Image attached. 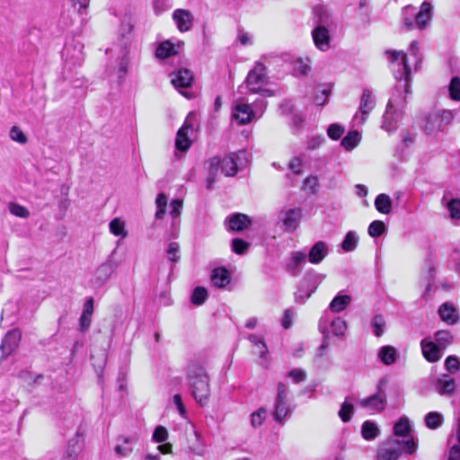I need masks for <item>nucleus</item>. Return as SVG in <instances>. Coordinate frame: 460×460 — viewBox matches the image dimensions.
<instances>
[{"label":"nucleus","instance_id":"nucleus-42","mask_svg":"<svg viewBox=\"0 0 460 460\" xmlns=\"http://www.w3.org/2000/svg\"><path fill=\"white\" fill-rule=\"evenodd\" d=\"M371 101V92L369 90H364L363 94L361 96V102L359 106V111L361 112L360 123L364 122L366 117L368 115L370 111V108H368V104Z\"/></svg>","mask_w":460,"mask_h":460},{"label":"nucleus","instance_id":"nucleus-60","mask_svg":"<svg viewBox=\"0 0 460 460\" xmlns=\"http://www.w3.org/2000/svg\"><path fill=\"white\" fill-rule=\"evenodd\" d=\"M287 376L292 378L294 383L298 384L306 379V373L301 368H294L288 372Z\"/></svg>","mask_w":460,"mask_h":460},{"label":"nucleus","instance_id":"nucleus-22","mask_svg":"<svg viewBox=\"0 0 460 460\" xmlns=\"http://www.w3.org/2000/svg\"><path fill=\"white\" fill-rule=\"evenodd\" d=\"M175 151L174 155L179 158L178 153L185 154L191 146V140L185 132V128H179L175 137Z\"/></svg>","mask_w":460,"mask_h":460},{"label":"nucleus","instance_id":"nucleus-49","mask_svg":"<svg viewBox=\"0 0 460 460\" xmlns=\"http://www.w3.org/2000/svg\"><path fill=\"white\" fill-rule=\"evenodd\" d=\"M267 416V410L264 407L259 408L251 414V424L254 428L261 426Z\"/></svg>","mask_w":460,"mask_h":460},{"label":"nucleus","instance_id":"nucleus-43","mask_svg":"<svg viewBox=\"0 0 460 460\" xmlns=\"http://www.w3.org/2000/svg\"><path fill=\"white\" fill-rule=\"evenodd\" d=\"M358 244V236L356 233L349 231L344 236L341 247L344 252H351L356 249Z\"/></svg>","mask_w":460,"mask_h":460},{"label":"nucleus","instance_id":"nucleus-64","mask_svg":"<svg viewBox=\"0 0 460 460\" xmlns=\"http://www.w3.org/2000/svg\"><path fill=\"white\" fill-rule=\"evenodd\" d=\"M445 366L449 372L456 373L459 369L458 358L453 356L447 357L445 361Z\"/></svg>","mask_w":460,"mask_h":460},{"label":"nucleus","instance_id":"nucleus-62","mask_svg":"<svg viewBox=\"0 0 460 460\" xmlns=\"http://www.w3.org/2000/svg\"><path fill=\"white\" fill-rule=\"evenodd\" d=\"M252 107L256 111V118L261 117L267 107V102L262 98L256 99L252 104Z\"/></svg>","mask_w":460,"mask_h":460},{"label":"nucleus","instance_id":"nucleus-3","mask_svg":"<svg viewBox=\"0 0 460 460\" xmlns=\"http://www.w3.org/2000/svg\"><path fill=\"white\" fill-rule=\"evenodd\" d=\"M417 449V441L409 439L390 438L384 442L377 453V460H397L402 452L412 454Z\"/></svg>","mask_w":460,"mask_h":460},{"label":"nucleus","instance_id":"nucleus-56","mask_svg":"<svg viewBox=\"0 0 460 460\" xmlns=\"http://www.w3.org/2000/svg\"><path fill=\"white\" fill-rule=\"evenodd\" d=\"M208 173L217 175L221 168V158L218 155L213 156L208 160Z\"/></svg>","mask_w":460,"mask_h":460},{"label":"nucleus","instance_id":"nucleus-61","mask_svg":"<svg viewBox=\"0 0 460 460\" xmlns=\"http://www.w3.org/2000/svg\"><path fill=\"white\" fill-rule=\"evenodd\" d=\"M325 141V138L322 135H317L310 137L307 141L306 148L308 150H314L318 148L323 142Z\"/></svg>","mask_w":460,"mask_h":460},{"label":"nucleus","instance_id":"nucleus-31","mask_svg":"<svg viewBox=\"0 0 460 460\" xmlns=\"http://www.w3.org/2000/svg\"><path fill=\"white\" fill-rule=\"evenodd\" d=\"M167 259L171 262L170 273L168 277L172 273L175 264L180 261V245L176 242H172L168 244L165 250Z\"/></svg>","mask_w":460,"mask_h":460},{"label":"nucleus","instance_id":"nucleus-41","mask_svg":"<svg viewBox=\"0 0 460 460\" xmlns=\"http://www.w3.org/2000/svg\"><path fill=\"white\" fill-rule=\"evenodd\" d=\"M443 415L438 411L429 412L425 417L426 426L431 429H436L443 423Z\"/></svg>","mask_w":460,"mask_h":460},{"label":"nucleus","instance_id":"nucleus-6","mask_svg":"<svg viewBox=\"0 0 460 460\" xmlns=\"http://www.w3.org/2000/svg\"><path fill=\"white\" fill-rule=\"evenodd\" d=\"M115 254L116 249H114L108 256L107 260L95 270L94 278L92 279L93 288H102L119 266V261L114 258Z\"/></svg>","mask_w":460,"mask_h":460},{"label":"nucleus","instance_id":"nucleus-23","mask_svg":"<svg viewBox=\"0 0 460 460\" xmlns=\"http://www.w3.org/2000/svg\"><path fill=\"white\" fill-rule=\"evenodd\" d=\"M438 314L442 321L448 324L456 323L459 319V314L453 304L444 303L439 306Z\"/></svg>","mask_w":460,"mask_h":460},{"label":"nucleus","instance_id":"nucleus-20","mask_svg":"<svg viewBox=\"0 0 460 460\" xmlns=\"http://www.w3.org/2000/svg\"><path fill=\"white\" fill-rule=\"evenodd\" d=\"M239 158L237 153H231L221 159V172L227 177H233L238 172V165L236 159Z\"/></svg>","mask_w":460,"mask_h":460},{"label":"nucleus","instance_id":"nucleus-9","mask_svg":"<svg viewBox=\"0 0 460 460\" xmlns=\"http://www.w3.org/2000/svg\"><path fill=\"white\" fill-rule=\"evenodd\" d=\"M283 224V230L288 233H293L298 227L302 218V209L300 208L281 210L279 216Z\"/></svg>","mask_w":460,"mask_h":460},{"label":"nucleus","instance_id":"nucleus-40","mask_svg":"<svg viewBox=\"0 0 460 460\" xmlns=\"http://www.w3.org/2000/svg\"><path fill=\"white\" fill-rule=\"evenodd\" d=\"M331 332L336 337H341L347 329V323L341 317H335L330 323Z\"/></svg>","mask_w":460,"mask_h":460},{"label":"nucleus","instance_id":"nucleus-7","mask_svg":"<svg viewBox=\"0 0 460 460\" xmlns=\"http://www.w3.org/2000/svg\"><path fill=\"white\" fill-rule=\"evenodd\" d=\"M171 75H173L171 80L172 84L188 99L192 98V94L183 93L181 89H187L192 86L194 81L193 73L188 68H179L175 72H172Z\"/></svg>","mask_w":460,"mask_h":460},{"label":"nucleus","instance_id":"nucleus-48","mask_svg":"<svg viewBox=\"0 0 460 460\" xmlns=\"http://www.w3.org/2000/svg\"><path fill=\"white\" fill-rule=\"evenodd\" d=\"M402 22L403 26L407 29H412L413 28V20L412 17H415V8L411 5H408L402 9Z\"/></svg>","mask_w":460,"mask_h":460},{"label":"nucleus","instance_id":"nucleus-8","mask_svg":"<svg viewBox=\"0 0 460 460\" xmlns=\"http://www.w3.org/2000/svg\"><path fill=\"white\" fill-rule=\"evenodd\" d=\"M22 339L20 329L13 328L8 331L0 344L1 357L0 360L7 358L19 346Z\"/></svg>","mask_w":460,"mask_h":460},{"label":"nucleus","instance_id":"nucleus-33","mask_svg":"<svg viewBox=\"0 0 460 460\" xmlns=\"http://www.w3.org/2000/svg\"><path fill=\"white\" fill-rule=\"evenodd\" d=\"M410 430L411 426L408 419L406 418H401L399 421H397L394 426V436L397 437L396 438L407 439L406 437L408 436Z\"/></svg>","mask_w":460,"mask_h":460},{"label":"nucleus","instance_id":"nucleus-5","mask_svg":"<svg viewBox=\"0 0 460 460\" xmlns=\"http://www.w3.org/2000/svg\"><path fill=\"white\" fill-rule=\"evenodd\" d=\"M454 113L449 110L430 112L426 118L424 130L429 135H435L443 131L454 119Z\"/></svg>","mask_w":460,"mask_h":460},{"label":"nucleus","instance_id":"nucleus-30","mask_svg":"<svg viewBox=\"0 0 460 460\" xmlns=\"http://www.w3.org/2000/svg\"><path fill=\"white\" fill-rule=\"evenodd\" d=\"M79 433L77 432L75 437L69 439L67 443V448L62 456L61 460H76L78 454L82 450V446L79 444L78 439Z\"/></svg>","mask_w":460,"mask_h":460},{"label":"nucleus","instance_id":"nucleus-4","mask_svg":"<svg viewBox=\"0 0 460 460\" xmlns=\"http://www.w3.org/2000/svg\"><path fill=\"white\" fill-rule=\"evenodd\" d=\"M323 276L311 270L305 272L297 285V290L295 293V301L297 304H305L317 287L322 282Z\"/></svg>","mask_w":460,"mask_h":460},{"label":"nucleus","instance_id":"nucleus-55","mask_svg":"<svg viewBox=\"0 0 460 460\" xmlns=\"http://www.w3.org/2000/svg\"><path fill=\"white\" fill-rule=\"evenodd\" d=\"M10 137L12 140L25 144L27 142V137L18 126H13L10 129Z\"/></svg>","mask_w":460,"mask_h":460},{"label":"nucleus","instance_id":"nucleus-25","mask_svg":"<svg viewBox=\"0 0 460 460\" xmlns=\"http://www.w3.org/2000/svg\"><path fill=\"white\" fill-rule=\"evenodd\" d=\"M377 355L380 361L386 366L394 364L399 356L397 349L390 345L381 347Z\"/></svg>","mask_w":460,"mask_h":460},{"label":"nucleus","instance_id":"nucleus-26","mask_svg":"<svg viewBox=\"0 0 460 460\" xmlns=\"http://www.w3.org/2000/svg\"><path fill=\"white\" fill-rule=\"evenodd\" d=\"M370 13V0H360L356 9V14L364 26H369L371 23Z\"/></svg>","mask_w":460,"mask_h":460},{"label":"nucleus","instance_id":"nucleus-51","mask_svg":"<svg viewBox=\"0 0 460 460\" xmlns=\"http://www.w3.org/2000/svg\"><path fill=\"white\" fill-rule=\"evenodd\" d=\"M447 208L452 219H460V199H453L447 202Z\"/></svg>","mask_w":460,"mask_h":460},{"label":"nucleus","instance_id":"nucleus-38","mask_svg":"<svg viewBox=\"0 0 460 460\" xmlns=\"http://www.w3.org/2000/svg\"><path fill=\"white\" fill-rule=\"evenodd\" d=\"M353 412L354 405L352 399L350 397H347L341 406L339 416L343 422H348L350 420Z\"/></svg>","mask_w":460,"mask_h":460},{"label":"nucleus","instance_id":"nucleus-11","mask_svg":"<svg viewBox=\"0 0 460 460\" xmlns=\"http://www.w3.org/2000/svg\"><path fill=\"white\" fill-rule=\"evenodd\" d=\"M232 117L239 125H246L256 118V111L249 103L237 102L234 107Z\"/></svg>","mask_w":460,"mask_h":460},{"label":"nucleus","instance_id":"nucleus-63","mask_svg":"<svg viewBox=\"0 0 460 460\" xmlns=\"http://www.w3.org/2000/svg\"><path fill=\"white\" fill-rule=\"evenodd\" d=\"M294 316V312L292 309L288 308L284 311L282 319H281V325L284 329L288 330L292 326V318Z\"/></svg>","mask_w":460,"mask_h":460},{"label":"nucleus","instance_id":"nucleus-2","mask_svg":"<svg viewBox=\"0 0 460 460\" xmlns=\"http://www.w3.org/2000/svg\"><path fill=\"white\" fill-rule=\"evenodd\" d=\"M186 380L189 391L201 407L208 402L210 396L209 376L201 364L191 361L186 367Z\"/></svg>","mask_w":460,"mask_h":460},{"label":"nucleus","instance_id":"nucleus-1","mask_svg":"<svg viewBox=\"0 0 460 460\" xmlns=\"http://www.w3.org/2000/svg\"><path fill=\"white\" fill-rule=\"evenodd\" d=\"M385 55L391 63V70L395 80L401 84V85L395 86L394 93L389 99L384 114L382 128L387 132H392L398 127L406 97L411 93L410 68L407 64L406 54L402 51L387 50Z\"/></svg>","mask_w":460,"mask_h":460},{"label":"nucleus","instance_id":"nucleus-21","mask_svg":"<svg viewBox=\"0 0 460 460\" xmlns=\"http://www.w3.org/2000/svg\"><path fill=\"white\" fill-rule=\"evenodd\" d=\"M327 254V244L323 241H318L310 248L308 252V261L313 264H318Z\"/></svg>","mask_w":460,"mask_h":460},{"label":"nucleus","instance_id":"nucleus-28","mask_svg":"<svg viewBox=\"0 0 460 460\" xmlns=\"http://www.w3.org/2000/svg\"><path fill=\"white\" fill-rule=\"evenodd\" d=\"M313 13L314 15V22L317 24L316 26H323L324 28H329V26L332 24V19L324 6L320 4L315 5L313 9Z\"/></svg>","mask_w":460,"mask_h":460},{"label":"nucleus","instance_id":"nucleus-45","mask_svg":"<svg viewBox=\"0 0 460 460\" xmlns=\"http://www.w3.org/2000/svg\"><path fill=\"white\" fill-rule=\"evenodd\" d=\"M435 340V343L444 350L452 342L453 336L448 331L441 330L436 332Z\"/></svg>","mask_w":460,"mask_h":460},{"label":"nucleus","instance_id":"nucleus-52","mask_svg":"<svg viewBox=\"0 0 460 460\" xmlns=\"http://www.w3.org/2000/svg\"><path fill=\"white\" fill-rule=\"evenodd\" d=\"M329 321L324 317H321L318 323L319 331L323 334L322 344H325L327 347L330 346V332L328 330Z\"/></svg>","mask_w":460,"mask_h":460},{"label":"nucleus","instance_id":"nucleus-32","mask_svg":"<svg viewBox=\"0 0 460 460\" xmlns=\"http://www.w3.org/2000/svg\"><path fill=\"white\" fill-rule=\"evenodd\" d=\"M360 138L361 136L358 130H350L344 137L341 138V146L346 151H351L358 145Z\"/></svg>","mask_w":460,"mask_h":460},{"label":"nucleus","instance_id":"nucleus-47","mask_svg":"<svg viewBox=\"0 0 460 460\" xmlns=\"http://www.w3.org/2000/svg\"><path fill=\"white\" fill-rule=\"evenodd\" d=\"M9 211L12 215L21 218H28L30 212L27 208L15 202H10L8 205Z\"/></svg>","mask_w":460,"mask_h":460},{"label":"nucleus","instance_id":"nucleus-46","mask_svg":"<svg viewBox=\"0 0 460 460\" xmlns=\"http://www.w3.org/2000/svg\"><path fill=\"white\" fill-rule=\"evenodd\" d=\"M304 190L310 194H316L319 191V180L316 175H309L304 180Z\"/></svg>","mask_w":460,"mask_h":460},{"label":"nucleus","instance_id":"nucleus-50","mask_svg":"<svg viewBox=\"0 0 460 460\" xmlns=\"http://www.w3.org/2000/svg\"><path fill=\"white\" fill-rule=\"evenodd\" d=\"M168 438V430L165 427L158 425L155 428L152 435V441L155 443H164Z\"/></svg>","mask_w":460,"mask_h":460},{"label":"nucleus","instance_id":"nucleus-54","mask_svg":"<svg viewBox=\"0 0 460 460\" xmlns=\"http://www.w3.org/2000/svg\"><path fill=\"white\" fill-rule=\"evenodd\" d=\"M331 94V89L329 87H323L318 90L314 97V102L316 105L323 106L328 102L329 95Z\"/></svg>","mask_w":460,"mask_h":460},{"label":"nucleus","instance_id":"nucleus-24","mask_svg":"<svg viewBox=\"0 0 460 460\" xmlns=\"http://www.w3.org/2000/svg\"><path fill=\"white\" fill-rule=\"evenodd\" d=\"M178 54L174 45L170 40H164L160 42L155 51V56L157 59L165 60L171 57Z\"/></svg>","mask_w":460,"mask_h":460},{"label":"nucleus","instance_id":"nucleus-18","mask_svg":"<svg viewBox=\"0 0 460 460\" xmlns=\"http://www.w3.org/2000/svg\"><path fill=\"white\" fill-rule=\"evenodd\" d=\"M432 4L424 1L420 8V11L415 13V23L420 30H423L432 18Z\"/></svg>","mask_w":460,"mask_h":460},{"label":"nucleus","instance_id":"nucleus-39","mask_svg":"<svg viewBox=\"0 0 460 460\" xmlns=\"http://www.w3.org/2000/svg\"><path fill=\"white\" fill-rule=\"evenodd\" d=\"M250 246V243L240 237H235L231 241V249L233 252L238 255L245 254L248 252Z\"/></svg>","mask_w":460,"mask_h":460},{"label":"nucleus","instance_id":"nucleus-58","mask_svg":"<svg viewBox=\"0 0 460 460\" xmlns=\"http://www.w3.org/2000/svg\"><path fill=\"white\" fill-rule=\"evenodd\" d=\"M361 435L366 440L374 439V421L366 420L361 427Z\"/></svg>","mask_w":460,"mask_h":460},{"label":"nucleus","instance_id":"nucleus-53","mask_svg":"<svg viewBox=\"0 0 460 460\" xmlns=\"http://www.w3.org/2000/svg\"><path fill=\"white\" fill-rule=\"evenodd\" d=\"M344 131L345 129L341 125L332 123L327 128V135L332 140H339L344 134Z\"/></svg>","mask_w":460,"mask_h":460},{"label":"nucleus","instance_id":"nucleus-59","mask_svg":"<svg viewBox=\"0 0 460 460\" xmlns=\"http://www.w3.org/2000/svg\"><path fill=\"white\" fill-rule=\"evenodd\" d=\"M249 341L260 348V357L264 358L265 355L268 353L267 345L264 340L259 338L255 334H250Z\"/></svg>","mask_w":460,"mask_h":460},{"label":"nucleus","instance_id":"nucleus-13","mask_svg":"<svg viewBox=\"0 0 460 460\" xmlns=\"http://www.w3.org/2000/svg\"><path fill=\"white\" fill-rule=\"evenodd\" d=\"M266 81V66L264 64L258 61L246 76L245 83L247 88L250 91L251 87H256V84H264Z\"/></svg>","mask_w":460,"mask_h":460},{"label":"nucleus","instance_id":"nucleus-37","mask_svg":"<svg viewBox=\"0 0 460 460\" xmlns=\"http://www.w3.org/2000/svg\"><path fill=\"white\" fill-rule=\"evenodd\" d=\"M289 412L290 409L287 401H275L273 418L277 422H281Z\"/></svg>","mask_w":460,"mask_h":460},{"label":"nucleus","instance_id":"nucleus-34","mask_svg":"<svg viewBox=\"0 0 460 460\" xmlns=\"http://www.w3.org/2000/svg\"><path fill=\"white\" fill-rule=\"evenodd\" d=\"M388 378L384 377L379 381L378 384V392L376 393V411H381L385 407V394L384 392V387L387 385Z\"/></svg>","mask_w":460,"mask_h":460},{"label":"nucleus","instance_id":"nucleus-16","mask_svg":"<svg viewBox=\"0 0 460 460\" xmlns=\"http://www.w3.org/2000/svg\"><path fill=\"white\" fill-rule=\"evenodd\" d=\"M306 255L303 252H293L285 264V270L293 277L301 273L300 266L305 261Z\"/></svg>","mask_w":460,"mask_h":460},{"label":"nucleus","instance_id":"nucleus-57","mask_svg":"<svg viewBox=\"0 0 460 460\" xmlns=\"http://www.w3.org/2000/svg\"><path fill=\"white\" fill-rule=\"evenodd\" d=\"M449 93L453 100H460V79L458 77L452 78L449 84Z\"/></svg>","mask_w":460,"mask_h":460},{"label":"nucleus","instance_id":"nucleus-14","mask_svg":"<svg viewBox=\"0 0 460 460\" xmlns=\"http://www.w3.org/2000/svg\"><path fill=\"white\" fill-rule=\"evenodd\" d=\"M312 37L314 45L320 50L326 51L330 49L331 36L328 28L315 26L312 31Z\"/></svg>","mask_w":460,"mask_h":460},{"label":"nucleus","instance_id":"nucleus-27","mask_svg":"<svg viewBox=\"0 0 460 460\" xmlns=\"http://www.w3.org/2000/svg\"><path fill=\"white\" fill-rule=\"evenodd\" d=\"M351 296L340 292L336 295L329 305V309L333 313H341L350 304Z\"/></svg>","mask_w":460,"mask_h":460},{"label":"nucleus","instance_id":"nucleus-36","mask_svg":"<svg viewBox=\"0 0 460 460\" xmlns=\"http://www.w3.org/2000/svg\"><path fill=\"white\" fill-rule=\"evenodd\" d=\"M208 297V293L206 288L198 286L194 288L190 295V302L194 305H203Z\"/></svg>","mask_w":460,"mask_h":460},{"label":"nucleus","instance_id":"nucleus-19","mask_svg":"<svg viewBox=\"0 0 460 460\" xmlns=\"http://www.w3.org/2000/svg\"><path fill=\"white\" fill-rule=\"evenodd\" d=\"M172 18L181 31H187L190 29L193 17L190 11L177 9L173 12Z\"/></svg>","mask_w":460,"mask_h":460},{"label":"nucleus","instance_id":"nucleus-44","mask_svg":"<svg viewBox=\"0 0 460 460\" xmlns=\"http://www.w3.org/2000/svg\"><path fill=\"white\" fill-rule=\"evenodd\" d=\"M109 227L111 233L116 236L125 237L127 235V231L125 230V224L119 217L112 219L110 222Z\"/></svg>","mask_w":460,"mask_h":460},{"label":"nucleus","instance_id":"nucleus-17","mask_svg":"<svg viewBox=\"0 0 460 460\" xmlns=\"http://www.w3.org/2000/svg\"><path fill=\"white\" fill-rule=\"evenodd\" d=\"M423 356L429 362H437L443 355V349L434 341L423 340L421 341Z\"/></svg>","mask_w":460,"mask_h":460},{"label":"nucleus","instance_id":"nucleus-29","mask_svg":"<svg viewBox=\"0 0 460 460\" xmlns=\"http://www.w3.org/2000/svg\"><path fill=\"white\" fill-rule=\"evenodd\" d=\"M118 441H122L126 446L117 445L114 448L115 452L121 456L129 455L133 448L130 447L132 444H136L138 440L137 436L132 435L129 437L119 436Z\"/></svg>","mask_w":460,"mask_h":460},{"label":"nucleus","instance_id":"nucleus-12","mask_svg":"<svg viewBox=\"0 0 460 460\" xmlns=\"http://www.w3.org/2000/svg\"><path fill=\"white\" fill-rule=\"evenodd\" d=\"M435 391L442 396H451L456 391V381L448 375H441L433 384Z\"/></svg>","mask_w":460,"mask_h":460},{"label":"nucleus","instance_id":"nucleus-15","mask_svg":"<svg viewBox=\"0 0 460 460\" xmlns=\"http://www.w3.org/2000/svg\"><path fill=\"white\" fill-rule=\"evenodd\" d=\"M211 282L216 288H224L232 280L231 273L226 267H217L211 271Z\"/></svg>","mask_w":460,"mask_h":460},{"label":"nucleus","instance_id":"nucleus-35","mask_svg":"<svg viewBox=\"0 0 460 460\" xmlns=\"http://www.w3.org/2000/svg\"><path fill=\"white\" fill-rule=\"evenodd\" d=\"M376 209L382 214L388 215L392 210V199L386 194L376 197Z\"/></svg>","mask_w":460,"mask_h":460},{"label":"nucleus","instance_id":"nucleus-10","mask_svg":"<svg viewBox=\"0 0 460 460\" xmlns=\"http://www.w3.org/2000/svg\"><path fill=\"white\" fill-rule=\"evenodd\" d=\"M225 223L229 232L240 233L248 229L252 220L248 215L236 212L229 215Z\"/></svg>","mask_w":460,"mask_h":460}]
</instances>
